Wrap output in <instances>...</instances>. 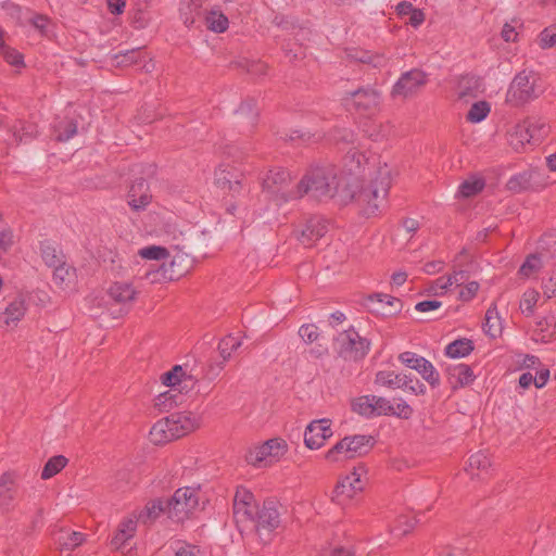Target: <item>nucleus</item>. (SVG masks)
Wrapping results in <instances>:
<instances>
[{
  "label": "nucleus",
  "mask_w": 556,
  "mask_h": 556,
  "mask_svg": "<svg viewBox=\"0 0 556 556\" xmlns=\"http://www.w3.org/2000/svg\"><path fill=\"white\" fill-rule=\"evenodd\" d=\"M392 184V169L388 164L378 167L376 177L370 184L357 193L350 190V181L339 174L332 164L311 167L295 186L292 194H285L282 199H301L304 195L318 201H328L339 197L341 202L355 200L362 208L363 215H376L386 203Z\"/></svg>",
  "instance_id": "obj_1"
},
{
  "label": "nucleus",
  "mask_w": 556,
  "mask_h": 556,
  "mask_svg": "<svg viewBox=\"0 0 556 556\" xmlns=\"http://www.w3.org/2000/svg\"><path fill=\"white\" fill-rule=\"evenodd\" d=\"M543 91L541 77L532 71H522L513 78L506 92V103L521 106L539 98Z\"/></svg>",
  "instance_id": "obj_2"
},
{
  "label": "nucleus",
  "mask_w": 556,
  "mask_h": 556,
  "mask_svg": "<svg viewBox=\"0 0 556 556\" xmlns=\"http://www.w3.org/2000/svg\"><path fill=\"white\" fill-rule=\"evenodd\" d=\"M375 443L376 441L371 435L355 434L345 437L327 451L325 459L331 464L343 463L367 454Z\"/></svg>",
  "instance_id": "obj_3"
},
{
  "label": "nucleus",
  "mask_w": 556,
  "mask_h": 556,
  "mask_svg": "<svg viewBox=\"0 0 556 556\" xmlns=\"http://www.w3.org/2000/svg\"><path fill=\"white\" fill-rule=\"evenodd\" d=\"M549 127L542 119L527 118L516 124L508 132V143L516 151L521 152L527 144H535L547 136Z\"/></svg>",
  "instance_id": "obj_4"
},
{
  "label": "nucleus",
  "mask_w": 556,
  "mask_h": 556,
  "mask_svg": "<svg viewBox=\"0 0 556 556\" xmlns=\"http://www.w3.org/2000/svg\"><path fill=\"white\" fill-rule=\"evenodd\" d=\"M167 503V516L176 522L188 519L199 505V490L185 486L175 491Z\"/></svg>",
  "instance_id": "obj_5"
},
{
  "label": "nucleus",
  "mask_w": 556,
  "mask_h": 556,
  "mask_svg": "<svg viewBox=\"0 0 556 556\" xmlns=\"http://www.w3.org/2000/svg\"><path fill=\"white\" fill-rule=\"evenodd\" d=\"M429 75L420 70L413 68L401 74L392 86L390 96L393 100H408L416 97L428 84Z\"/></svg>",
  "instance_id": "obj_6"
},
{
  "label": "nucleus",
  "mask_w": 556,
  "mask_h": 556,
  "mask_svg": "<svg viewBox=\"0 0 556 556\" xmlns=\"http://www.w3.org/2000/svg\"><path fill=\"white\" fill-rule=\"evenodd\" d=\"M366 473V467L359 464L350 473L341 477L334 486L332 501L338 505L345 506L356 494L363 491Z\"/></svg>",
  "instance_id": "obj_7"
},
{
  "label": "nucleus",
  "mask_w": 556,
  "mask_h": 556,
  "mask_svg": "<svg viewBox=\"0 0 556 556\" xmlns=\"http://www.w3.org/2000/svg\"><path fill=\"white\" fill-rule=\"evenodd\" d=\"M345 105L362 115H374L380 111L381 92L374 88H359L346 93Z\"/></svg>",
  "instance_id": "obj_8"
},
{
  "label": "nucleus",
  "mask_w": 556,
  "mask_h": 556,
  "mask_svg": "<svg viewBox=\"0 0 556 556\" xmlns=\"http://www.w3.org/2000/svg\"><path fill=\"white\" fill-rule=\"evenodd\" d=\"M287 443L282 439L267 440L260 446L250 450L247 462L255 467H263L279 460L287 452Z\"/></svg>",
  "instance_id": "obj_9"
},
{
  "label": "nucleus",
  "mask_w": 556,
  "mask_h": 556,
  "mask_svg": "<svg viewBox=\"0 0 556 556\" xmlns=\"http://www.w3.org/2000/svg\"><path fill=\"white\" fill-rule=\"evenodd\" d=\"M291 181L290 173L283 168H274L268 172L266 177L263 179V191L277 204L281 205L286 202L292 201L293 199H282V195L292 194L295 187L288 189L289 182Z\"/></svg>",
  "instance_id": "obj_10"
},
{
  "label": "nucleus",
  "mask_w": 556,
  "mask_h": 556,
  "mask_svg": "<svg viewBox=\"0 0 556 556\" xmlns=\"http://www.w3.org/2000/svg\"><path fill=\"white\" fill-rule=\"evenodd\" d=\"M334 344L339 355L350 361L363 358L369 350V343L353 329L339 333Z\"/></svg>",
  "instance_id": "obj_11"
},
{
  "label": "nucleus",
  "mask_w": 556,
  "mask_h": 556,
  "mask_svg": "<svg viewBox=\"0 0 556 556\" xmlns=\"http://www.w3.org/2000/svg\"><path fill=\"white\" fill-rule=\"evenodd\" d=\"M250 523L253 525L257 534L261 538L264 535V541L268 542L273 531L280 525V517L276 503L273 501H265L258 508L255 518H253Z\"/></svg>",
  "instance_id": "obj_12"
},
{
  "label": "nucleus",
  "mask_w": 556,
  "mask_h": 556,
  "mask_svg": "<svg viewBox=\"0 0 556 556\" xmlns=\"http://www.w3.org/2000/svg\"><path fill=\"white\" fill-rule=\"evenodd\" d=\"M260 505L254 494L245 486H238L233 496L232 510L238 523L250 522L255 518Z\"/></svg>",
  "instance_id": "obj_13"
},
{
  "label": "nucleus",
  "mask_w": 556,
  "mask_h": 556,
  "mask_svg": "<svg viewBox=\"0 0 556 556\" xmlns=\"http://www.w3.org/2000/svg\"><path fill=\"white\" fill-rule=\"evenodd\" d=\"M399 359L406 367L415 369L433 388L440 384V375L431 362L413 352H403Z\"/></svg>",
  "instance_id": "obj_14"
},
{
  "label": "nucleus",
  "mask_w": 556,
  "mask_h": 556,
  "mask_svg": "<svg viewBox=\"0 0 556 556\" xmlns=\"http://www.w3.org/2000/svg\"><path fill=\"white\" fill-rule=\"evenodd\" d=\"M363 305L370 313L378 316H390L402 309L400 299L386 293H372L367 295L363 300Z\"/></svg>",
  "instance_id": "obj_15"
},
{
  "label": "nucleus",
  "mask_w": 556,
  "mask_h": 556,
  "mask_svg": "<svg viewBox=\"0 0 556 556\" xmlns=\"http://www.w3.org/2000/svg\"><path fill=\"white\" fill-rule=\"evenodd\" d=\"M331 420L323 418L311 421L304 431V443L309 450H318L332 437Z\"/></svg>",
  "instance_id": "obj_16"
},
{
  "label": "nucleus",
  "mask_w": 556,
  "mask_h": 556,
  "mask_svg": "<svg viewBox=\"0 0 556 556\" xmlns=\"http://www.w3.org/2000/svg\"><path fill=\"white\" fill-rule=\"evenodd\" d=\"M328 231V223L320 216H313L306 220L303 228L296 231L298 240L306 248L314 245Z\"/></svg>",
  "instance_id": "obj_17"
},
{
  "label": "nucleus",
  "mask_w": 556,
  "mask_h": 556,
  "mask_svg": "<svg viewBox=\"0 0 556 556\" xmlns=\"http://www.w3.org/2000/svg\"><path fill=\"white\" fill-rule=\"evenodd\" d=\"M214 181L222 190L232 192V195L239 194L242 190V174L230 165H219L215 169Z\"/></svg>",
  "instance_id": "obj_18"
},
{
  "label": "nucleus",
  "mask_w": 556,
  "mask_h": 556,
  "mask_svg": "<svg viewBox=\"0 0 556 556\" xmlns=\"http://www.w3.org/2000/svg\"><path fill=\"white\" fill-rule=\"evenodd\" d=\"M161 380L163 384L170 387V390L157 397V405L164 404L167 395H169V397H174L175 395L172 394V392L177 391L180 393L189 386V383L192 382V379L186 376V372L179 365L174 366L169 371L163 374Z\"/></svg>",
  "instance_id": "obj_19"
},
{
  "label": "nucleus",
  "mask_w": 556,
  "mask_h": 556,
  "mask_svg": "<svg viewBox=\"0 0 556 556\" xmlns=\"http://www.w3.org/2000/svg\"><path fill=\"white\" fill-rule=\"evenodd\" d=\"M174 429V434L181 438L200 428L202 418L192 412H177L167 416Z\"/></svg>",
  "instance_id": "obj_20"
},
{
  "label": "nucleus",
  "mask_w": 556,
  "mask_h": 556,
  "mask_svg": "<svg viewBox=\"0 0 556 556\" xmlns=\"http://www.w3.org/2000/svg\"><path fill=\"white\" fill-rule=\"evenodd\" d=\"M445 371L447 382L454 390L470 386L476 379L471 366L464 363L448 365Z\"/></svg>",
  "instance_id": "obj_21"
},
{
  "label": "nucleus",
  "mask_w": 556,
  "mask_h": 556,
  "mask_svg": "<svg viewBox=\"0 0 556 556\" xmlns=\"http://www.w3.org/2000/svg\"><path fill=\"white\" fill-rule=\"evenodd\" d=\"M137 520L144 526L154 523L163 514H167L166 500L157 497L152 498L146 503V505L134 511Z\"/></svg>",
  "instance_id": "obj_22"
},
{
  "label": "nucleus",
  "mask_w": 556,
  "mask_h": 556,
  "mask_svg": "<svg viewBox=\"0 0 556 556\" xmlns=\"http://www.w3.org/2000/svg\"><path fill=\"white\" fill-rule=\"evenodd\" d=\"M137 523L140 522L137 520L135 513L123 519L118 526L116 534L111 541V545L116 549L122 548L126 542L135 535Z\"/></svg>",
  "instance_id": "obj_23"
},
{
  "label": "nucleus",
  "mask_w": 556,
  "mask_h": 556,
  "mask_svg": "<svg viewBox=\"0 0 556 556\" xmlns=\"http://www.w3.org/2000/svg\"><path fill=\"white\" fill-rule=\"evenodd\" d=\"M491 465L489 455L483 451H478L469 456L465 470L472 478H484L490 473Z\"/></svg>",
  "instance_id": "obj_24"
},
{
  "label": "nucleus",
  "mask_w": 556,
  "mask_h": 556,
  "mask_svg": "<svg viewBox=\"0 0 556 556\" xmlns=\"http://www.w3.org/2000/svg\"><path fill=\"white\" fill-rule=\"evenodd\" d=\"M204 11L197 1H182L179 7V15L184 25L188 28L200 27L199 22L203 20Z\"/></svg>",
  "instance_id": "obj_25"
},
{
  "label": "nucleus",
  "mask_w": 556,
  "mask_h": 556,
  "mask_svg": "<svg viewBox=\"0 0 556 556\" xmlns=\"http://www.w3.org/2000/svg\"><path fill=\"white\" fill-rule=\"evenodd\" d=\"M149 437L150 441L156 445L165 444L169 441L178 439L177 435L174 434V429L168 417L157 420L152 426L149 432Z\"/></svg>",
  "instance_id": "obj_26"
},
{
  "label": "nucleus",
  "mask_w": 556,
  "mask_h": 556,
  "mask_svg": "<svg viewBox=\"0 0 556 556\" xmlns=\"http://www.w3.org/2000/svg\"><path fill=\"white\" fill-rule=\"evenodd\" d=\"M27 311L25 299L20 295L13 299L3 312V324L8 327H15L23 319Z\"/></svg>",
  "instance_id": "obj_27"
},
{
  "label": "nucleus",
  "mask_w": 556,
  "mask_h": 556,
  "mask_svg": "<svg viewBox=\"0 0 556 556\" xmlns=\"http://www.w3.org/2000/svg\"><path fill=\"white\" fill-rule=\"evenodd\" d=\"M128 204L135 210H144L151 202V194L147 192V182L141 179L130 187Z\"/></svg>",
  "instance_id": "obj_28"
},
{
  "label": "nucleus",
  "mask_w": 556,
  "mask_h": 556,
  "mask_svg": "<svg viewBox=\"0 0 556 556\" xmlns=\"http://www.w3.org/2000/svg\"><path fill=\"white\" fill-rule=\"evenodd\" d=\"M346 58L351 61L369 64L375 68L384 67L388 64V59L384 54L372 53L361 49L348 50Z\"/></svg>",
  "instance_id": "obj_29"
},
{
  "label": "nucleus",
  "mask_w": 556,
  "mask_h": 556,
  "mask_svg": "<svg viewBox=\"0 0 556 556\" xmlns=\"http://www.w3.org/2000/svg\"><path fill=\"white\" fill-rule=\"evenodd\" d=\"M203 23L213 33H224L228 29V17L219 9L204 10Z\"/></svg>",
  "instance_id": "obj_30"
},
{
  "label": "nucleus",
  "mask_w": 556,
  "mask_h": 556,
  "mask_svg": "<svg viewBox=\"0 0 556 556\" xmlns=\"http://www.w3.org/2000/svg\"><path fill=\"white\" fill-rule=\"evenodd\" d=\"M15 481L11 473H3L0 477V506L9 510L15 500Z\"/></svg>",
  "instance_id": "obj_31"
},
{
  "label": "nucleus",
  "mask_w": 556,
  "mask_h": 556,
  "mask_svg": "<svg viewBox=\"0 0 556 556\" xmlns=\"http://www.w3.org/2000/svg\"><path fill=\"white\" fill-rule=\"evenodd\" d=\"M367 162L368 157L357 147H352L344 156V165L350 176L359 175Z\"/></svg>",
  "instance_id": "obj_32"
},
{
  "label": "nucleus",
  "mask_w": 556,
  "mask_h": 556,
  "mask_svg": "<svg viewBox=\"0 0 556 556\" xmlns=\"http://www.w3.org/2000/svg\"><path fill=\"white\" fill-rule=\"evenodd\" d=\"M109 296L118 304H127L135 300L136 290L131 283L115 282L109 288Z\"/></svg>",
  "instance_id": "obj_33"
},
{
  "label": "nucleus",
  "mask_w": 556,
  "mask_h": 556,
  "mask_svg": "<svg viewBox=\"0 0 556 556\" xmlns=\"http://www.w3.org/2000/svg\"><path fill=\"white\" fill-rule=\"evenodd\" d=\"M416 523L417 519L415 516L410 514L400 515L390 526V533L394 538L401 539L410 533L414 530Z\"/></svg>",
  "instance_id": "obj_34"
},
{
  "label": "nucleus",
  "mask_w": 556,
  "mask_h": 556,
  "mask_svg": "<svg viewBox=\"0 0 556 556\" xmlns=\"http://www.w3.org/2000/svg\"><path fill=\"white\" fill-rule=\"evenodd\" d=\"M13 136L18 142H28L38 136V127L33 122L18 121L12 127Z\"/></svg>",
  "instance_id": "obj_35"
},
{
  "label": "nucleus",
  "mask_w": 556,
  "mask_h": 556,
  "mask_svg": "<svg viewBox=\"0 0 556 556\" xmlns=\"http://www.w3.org/2000/svg\"><path fill=\"white\" fill-rule=\"evenodd\" d=\"M473 351L471 340L463 338L448 343L445 346V355L451 358H462L468 356Z\"/></svg>",
  "instance_id": "obj_36"
},
{
  "label": "nucleus",
  "mask_w": 556,
  "mask_h": 556,
  "mask_svg": "<svg viewBox=\"0 0 556 556\" xmlns=\"http://www.w3.org/2000/svg\"><path fill=\"white\" fill-rule=\"evenodd\" d=\"M84 534L80 532H70L65 530H60L55 534V542L59 544L61 549H74L79 546L84 542Z\"/></svg>",
  "instance_id": "obj_37"
},
{
  "label": "nucleus",
  "mask_w": 556,
  "mask_h": 556,
  "mask_svg": "<svg viewBox=\"0 0 556 556\" xmlns=\"http://www.w3.org/2000/svg\"><path fill=\"white\" fill-rule=\"evenodd\" d=\"M485 187L483 178L471 176L464 180L458 187V195L462 198H471L480 193Z\"/></svg>",
  "instance_id": "obj_38"
},
{
  "label": "nucleus",
  "mask_w": 556,
  "mask_h": 556,
  "mask_svg": "<svg viewBox=\"0 0 556 556\" xmlns=\"http://www.w3.org/2000/svg\"><path fill=\"white\" fill-rule=\"evenodd\" d=\"M77 122L64 118L54 125V135L58 141H67L77 134Z\"/></svg>",
  "instance_id": "obj_39"
},
{
  "label": "nucleus",
  "mask_w": 556,
  "mask_h": 556,
  "mask_svg": "<svg viewBox=\"0 0 556 556\" xmlns=\"http://www.w3.org/2000/svg\"><path fill=\"white\" fill-rule=\"evenodd\" d=\"M29 23L42 37L50 39L55 35V25L47 15L36 14L29 20Z\"/></svg>",
  "instance_id": "obj_40"
},
{
  "label": "nucleus",
  "mask_w": 556,
  "mask_h": 556,
  "mask_svg": "<svg viewBox=\"0 0 556 556\" xmlns=\"http://www.w3.org/2000/svg\"><path fill=\"white\" fill-rule=\"evenodd\" d=\"M401 379L402 374H396L391 370H380L376 374L375 383L391 389H401V387H403Z\"/></svg>",
  "instance_id": "obj_41"
},
{
  "label": "nucleus",
  "mask_w": 556,
  "mask_h": 556,
  "mask_svg": "<svg viewBox=\"0 0 556 556\" xmlns=\"http://www.w3.org/2000/svg\"><path fill=\"white\" fill-rule=\"evenodd\" d=\"M483 327L484 331L493 338H495L501 332L502 325L495 305H492L488 308Z\"/></svg>",
  "instance_id": "obj_42"
},
{
  "label": "nucleus",
  "mask_w": 556,
  "mask_h": 556,
  "mask_svg": "<svg viewBox=\"0 0 556 556\" xmlns=\"http://www.w3.org/2000/svg\"><path fill=\"white\" fill-rule=\"evenodd\" d=\"M67 464V458L63 455H56L51 457L45 465L41 471V478L43 480L50 479L59 473Z\"/></svg>",
  "instance_id": "obj_43"
},
{
  "label": "nucleus",
  "mask_w": 556,
  "mask_h": 556,
  "mask_svg": "<svg viewBox=\"0 0 556 556\" xmlns=\"http://www.w3.org/2000/svg\"><path fill=\"white\" fill-rule=\"evenodd\" d=\"M371 395H361L355 397L351 403V408L354 413L366 417L372 418V402Z\"/></svg>",
  "instance_id": "obj_44"
},
{
  "label": "nucleus",
  "mask_w": 556,
  "mask_h": 556,
  "mask_svg": "<svg viewBox=\"0 0 556 556\" xmlns=\"http://www.w3.org/2000/svg\"><path fill=\"white\" fill-rule=\"evenodd\" d=\"M490 111L491 106L486 101H478L470 106L467 113V121L470 123H480L486 118Z\"/></svg>",
  "instance_id": "obj_45"
},
{
  "label": "nucleus",
  "mask_w": 556,
  "mask_h": 556,
  "mask_svg": "<svg viewBox=\"0 0 556 556\" xmlns=\"http://www.w3.org/2000/svg\"><path fill=\"white\" fill-rule=\"evenodd\" d=\"M543 266L542 260L538 254L529 255L519 268V275L529 278L539 273Z\"/></svg>",
  "instance_id": "obj_46"
},
{
  "label": "nucleus",
  "mask_w": 556,
  "mask_h": 556,
  "mask_svg": "<svg viewBox=\"0 0 556 556\" xmlns=\"http://www.w3.org/2000/svg\"><path fill=\"white\" fill-rule=\"evenodd\" d=\"M241 346V341L232 336L228 334L223 338L218 344L220 356L226 362L230 358L231 354Z\"/></svg>",
  "instance_id": "obj_47"
},
{
  "label": "nucleus",
  "mask_w": 556,
  "mask_h": 556,
  "mask_svg": "<svg viewBox=\"0 0 556 556\" xmlns=\"http://www.w3.org/2000/svg\"><path fill=\"white\" fill-rule=\"evenodd\" d=\"M532 175V173L525 172L510 177V179L507 181L508 190L513 192H520L522 190H527L531 186Z\"/></svg>",
  "instance_id": "obj_48"
},
{
  "label": "nucleus",
  "mask_w": 556,
  "mask_h": 556,
  "mask_svg": "<svg viewBox=\"0 0 556 556\" xmlns=\"http://www.w3.org/2000/svg\"><path fill=\"white\" fill-rule=\"evenodd\" d=\"M539 298L540 293L535 289L526 290L520 301V309L522 314H526L527 316L532 315Z\"/></svg>",
  "instance_id": "obj_49"
},
{
  "label": "nucleus",
  "mask_w": 556,
  "mask_h": 556,
  "mask_svg": "<svg viewBox=\"0 0 556 556\" xmlns=\"http://www.w3.org/2000/svg\"><path fill=\"white\" fill-rule=\"evenodd\" d=\"M371 399L374 400L371 401L372 417L390 416V413H393V404L390 400L377 395H371Z\"/></svg>",
  "instance_id": "obj_50"
},
{
  "label": "nucleus",
  "mask_w": 556,
  "mask_h": 556,
  "mask_svg": "<svg viewBox=\"0 0 556 556\" xmlns=\"http://www.w3.org/2000/svg\"><path fill=\"white\" fill-rule=\"evenodd\" d=\"M401 382H403V387H401L404 391H409L415 395L425 394L426 387L421 383L417 378L412 375L402 374Z\"/></svg>",
  "instance_id": "obj_51"
},
{
  "label": "nucleus",
  "mask_w": 556,
  "mask_h": 556,
  "mask_svg": "<svg viewBox=\"0 0 556 556\" xmlns=\"http://www.w3.org/2000/svg\"><path fill=\"white\" fill-rule=\"evenodd\" d=\"M173 556H201L200 549L192 544L176 541L172 544Z\"/></svg>",
  "instance_id": "obj_52"
},
{
  "label": "nucleus",
  "mask_w": 556,
  "mask_h": 556,
  "mask_svg": "<svg viewBox=\"0 0 556 556\" xmlns=\"http://www.w3.org/2000/svg\"><path fill=\"white\" fill-rule=\"evenodd\" d=\"M139 255L146 260L160 261L168 256V252L163 247L151 245L139 250Z\"/></svg>",
  "instance_id": "obj_53"
},
{
  "label": "nucleus",
  "mask_w": 556,
  "mask_h": 556,
  "mask_svg": "<svg viewBox=\"0 0 556 556\" xmlns=\"http://www.w3.org/2000/svg\"><path fill=\"white\" fill-rule=\"evenodd\" d=\"M0 55L11 65L20 66L23 64L22 54L4 43H0Z\"/></svg>",
  "instance_id": "obj_54"
},
{
  "label": "nucleus",
  "mask_w": 556,
  "mask_h": 556,
  "mask_svg": "<svg viewBox=\"0 0 556 556\" xmlns=\"http://www.w3.org/2000/svg\"><path fill=\"white\" fill-rule=\"evenodd\" d=\"M144 58V53L140 49H132L123 54H117L115 59L119 65H131L137 64L140 59Z\"/></svg>",
  "instance_id": "obj_55"
},
{
  "label": "nucleus",
  "mask_w": 556,
  "mask_h": 556,
  "mask_svg": "<svg viewBox=\"0 0 556 556\" xmlns=\"http://www.w3.org/2000/svg\"><path fill=\"white\" fill-rule=\"evenodd\" d=\"M540 47L548 49L556 46V25L546 27L539 37Z\"/></svg>",
  "instance_id": "obj_56"
},
{
  "label": "nucleus",
  "mask_w": 556,
  "mask_h": 556,
  "mask_svg": "<svg viewBox=\"0 0 556 556\" xmlns=\"http://www.w3.org/2000/svg\"><path fill=\"white\" fill-rule=\"evenodd\" d=\"M54 271H53V281L56 283V285H67V282L70 281L71 277L73 276L72 275V268L66 266L65 264H58L56 266H54Z\"/></svg>",
  "instance_id": "obj_57"
},
{
  "label": "nucleus",
  "mask_w": 556,
  "mask_h": 556,
  "mask_svg": "<svg viewBox=\"0 0 556 556\" xmlns=\"http://www.w3.org/2000/svg\"><path fill=\"white\" fill-rule=\"evenodd\" d=\"M479 283L477 281H470L460 288L458 299L463 302L471 301L479 291Z\"/></svg>",
  "instance_id": "obj_58"
},
{
  "label": "nucleus",
  "mask_w": 556,
  "mask_h": 556,
  "mask_svg": "<svg viewBox=\"0 0 556 556\" xmlns=\"http://www.w3.org/2000/svg\"><path fill=\"white\" fill-rule=\"evenodd\" d=\"M413 412V408L403 399H397L396 404L393 405V413H390V416L408 419L412 417Z\"/></svg>",
  "instance_id": "obj_59"
},
{
  "label": "nucleus",
  "mask_w": 556,
  "mask_h": 556,
  "mask_svg": "<svg viewBox=\"0 0 556 556\" xmlns=\"http://www.w3.org/2000/svg\"><path fill=\"white\" fill-rule=\"evenodd\" d=\"M299 336L305 343H313L319 337L318 328L315 325H302L299 329Z\"/></svg>",
  "instance_id": "obj_60"
},
{
  "label": "nucleus",
  "mask_w": 556,
  "mask_h": 556,
  "mask_svg": "<svg viewBox=\"0 0 556 556\" xmlns=\"http://www.w3.org/2000/svg\"><path fill=\"white\" fill-rule=\"evenodd\" d=\"M554 318H544L538 323V330L542 332L541 340H547L554 334Z\"/></svg>",
  "instance_id": "obj_61"
},
{
  "label": "nucleus",
  "mask_w": 556,
  "mask_h": 556,
  "mask_svg": "<svg viewBox=\"0 0 556 556\" xmlns=\"http://www.w3.org/2000/svg\"><path fill=\"white\" fill-rule=\"evenodd\" d=\"M321 556H355V553L351 547L337 545L324 548Z\"/></svg>",
  "instance_id": "obj_62"
},
{
  "label": "nucleus",
  "mask_w": 556,
  "mask_h": 556,
  "mask_svg": "<svg viewBox=\"0 0 556 556\" xmlns=\"http://www.w3.org/2000/svg\"><path fill=\"white\" fill-rule=\"evenodd\" d=\"M447 282L450 280H446L445 276L439 277L429 285L427 292L435 295L443 294L450 288Z\"/></svg>",
  "instance_id": "obj_63"
},
{
  "label": "nucleus",
  "mask_w": 556,
  "mask_h": 556,
  "mask_svg": "<svg viewBox=\"0 0 556 556\" xmlns=\"http://www.w3.org/2000/svg\"><path fill=\"white\" fill-rule=\"evenodd\" d=\"M247 71L251 75L263 76L267 74L268 67L262 61H251L247 64Z\"/></svg>",
  "instance_id": "obj_64"
}]
</instances>
